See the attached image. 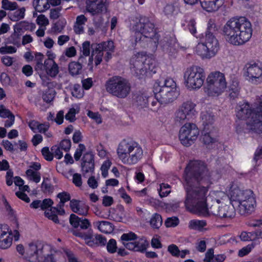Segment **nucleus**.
<instances>
[{"instance_id":"obj_1","label":"nucleus","mask_w":262,"mask_h":262,"mask_svg":"<svg viewBox=\"0 0 262 262\" xmlns=\"http://www.w3.org/2000/svg\"><path fill=\"white\" fill-rule=\"evenodd\" d=\"M184 178L186 209L190 212L207 214L206 200L210 180L206 164L199 160L190 161L185 168Z\"/></svg>"},{"instance_id":"obj_2","label":"nucleus","mask_w":262,"mask_h":262,"mask_svg":"<svg viewBox=\"0 0 262 262\" xmlns=\"http://www.w3.org/2000/svg\"><path fill=\"white\" fill-rule=\"evenodd\" d=\"M223 33L229 43L235 46L242 45L252 36L251 24L246 17H233L225 24Z\"/></svg>"},{"instance_id":"obj_3","label":"nucleus","mask_w":262,"mask_h":262,"mask_svg":"<svg viewBox=\"0 0 262 262\" xmlns=\"http://www.w3.org/2000/svg\"><path fill=\"white\" fill-rule=\"evenodd\" d=\"M231 203H238V212L242 215L252 213L256 206L253 192L250 189L242 190L238 186L232 185L230 190Z\"/></svg>"},{"instance_id":"obj_4","label":"nucleus","mask_w":262,"mask_h":262,"mask_svg":"<svg viewBox=\"0 0 262 262\" xmlns=\"http://www.w3.org/2000/svg\"><path fill=\"white\" fill-rule=\"evenodd\" d=\"M117 153L122 163L127 165L137 163L143 155L141 146L137 142L130 139H124L120 142Z\"/></svg>"},{"instance_id":"obj_5","label":"nucleus","mask_w":262,"mask_h":262,"mask_svg":"<svg viewBox=\"0 0 262 262\" xmlns=\"http://www.w3.org/2000/svg\"><path fill=\"white\" fill-rule=\"evenodd\" d=\"M49 248L40 243H30L26 249L29 262H56L52 254L47 253Z\"/></svg>"},{"instance_id":"obj_6","label":"nucleus","mask_w":262,"mask_h":262,"mask_svg":"<svg viewBox=\"0 0 262 262\" xmlns=\"http://www.w3.org/2000/svg\"><path fill=\"white\" fill-rule=\"evenodd\" d=\"M106 91L119 98H125L130 93L131 86L129 82L120 76H113L106 82Z\"/></svg>"},{"instance_id":"obj_7","label":"nucleus","mask_w":262,"mask_h":262,"mask_svg":"<svg viewBox=\"0 0 262 262\" xmlns=\"http://www.w3.org/2000/svg\"><path fill=\"white\" fill-rule=\"evenodd\" d=\"M205 78L204 70L199 66L188 68L184 73V82L189 89H200L203 85Z\"/></svg>"},{"instance_id":"obj_8","label":"nucleus","mask_w":262,"mask_h":262,"mask_svg":"<svg viewBox=\"0 0 262 262\" xmlns=\"http://www.w3.org/2000/svg\"><path fill=\"white\" fill-rule=\"evenodd\" d=\"M219 50V43L214 35L206 34L204 42L198 43L196 52L203 59H210Z\"/></svg>"},{"instance_id":"obj_9","label":"nucleus","mask_w":262,"mask_h":262,"mask_svg":"<svg viewBox=\"0 0 262 262\" xmlns=\"http://www.w3.org/2000/svg\"><path fill=\"white\" fill-rule=\"evenodd\" d=\"M206 92L209 96H218L226 89L227 83L224 74L220 72L211 73L207 77Z\"/></svg>"},{"instance_id":"obj_10","label":"nucleus","mask_w":262,"mask_h":262,"mask_svg":"<svg viewBox=\"0 0 262 262\" xmlns=\"http://www.w3.org/2000/svg\"><path fill=\"white\" fill-rule=\"evenodd\" d=\"M196 105L191 101L183 102L174 114V122L177 125H181L191 119L195 115Z\"/></svg>"},{"instance_id":"obj_11","label":"nucleus","mask_w":262,"mask_h":262,"mask_svg":"<svg viewBox=\"0 0 262 262\" xmlns=\"http://www.w3.org/2000/svg\"><path fill=\"white\" fill-rule=\"evenodd\" d=\"M200 134L196 125L193 123H185L179 131V139L184 146L188 147L194 143Z\"/></svg>"},{"instance_id":"obj_12","label":"nucleus","mask_w":262,"mask_h":262,"mask_svg":"<svg viewBox=\"0 0 262 262\" xmlns=\"http://www.w3.org/2000/svg\"><path fill=\"white\" fill-rule=\"evenodd\" d=\"M135 27V29L141 33L144 37L150 38L157 45L158 43L159 35L156 32L155 25L148 18L146 17L141 18Z\"/></svg>"},{"instance_id":"obj_13","label":"nucleus","mask_w":262,"mask_h":262,"mask_svg":"<svg viewBox=\"0 0 262 262\" xmlns=\"http://www.w3.org/2000/svg\"><path fill=\"white\" fill-rule=\"evenodd\" d=\"M248 128L257 134L262 133V101H259L251 117L247 121Z\"/></svg>"},{"instance_id":"obj_14","label":"nucleus","mask_w":262,"mask_h":262,"mask_svg":"<svg viewBox=\"0 0 262 262\" xmlns=\"http://www.w3.org/2000/svg\"><path fill=\"white\" fill-rule=\"evenodd\" d=\"M208 213L226 220L232 219L236 214L233 204L222 205L221 206H218L217 204L212 205L208 208L207 213Z\"/></svg>"},{"instance_id":"obj_15","label":"nucleus","mask_w":262,"mask_h":262,"mask_svg":"<svg viewBox=\"0 0 262 262\" xmlns=\"http://www.w3.org/2000/svg\"><path fill=\"white\" fill-rule=\"evenodd\" d=\"M245 76L247 79L254 84L262 82V65L256 63H248L245 68Z\"/></svg>"},{"instance_id":"obj_16","label":"nucleus","mask_w":262,"mask_h":262,"mask_svg":"<svg viewBox=\"0 0 262 262\" xmlns=\"http://www.w3.org/2000/svg\"><path fill=\"white\" fill-rule=\"evenodd\" d=\"M155 97L161 104H166L173 102L177 98L179 93L166 91L160 89L159 82H156L154 87Z\"/></svg>"},{"instance_id":"obj_17","label":"nucleus","mask_w":262,"mask_h":262,"mask_svg":"<svg viewBox=\"0 0 262 262\" xmlns=\"http://www.w3.org/2000/svg\"><path fill=\"white\" fill-rule=\"evenodd\" d=\"M147 60V56L143 53H138L134 55L130 60V69L137 76L145 74L144 64Z\"/></svg>"},{"instance_id":"obj_18","label":"nucleus","mask_w":262,"mask_h":262,"mask_svg":"<svg viewBox=\"0 0 262 262\" xmlns=\"http://www.w3.org/2000/svg\"><path fill=\"white\" fill-rule=\"evenodd\" d=\"M107 0H86V10L92 15H96L106 11L108 7Z\"/></svg>"},{"instance_id":"obj_19","label":"nucleus","mask_w":262,"mask_h":262,"mask_svg":"<svg viewBox=\"0 0 262 262\" xmlns=\"http://www.w3.org/2000/svg\"><path fill=\"white\" fill-rule=\"evenodd\" d=\"M257 104L251 107L247 102H239L236 107V117L241 120H248L253 114L254 107H255Z\"/></svg>"},{"instance_id":"obj_20","label":"nucleus","mask_w":262,"mask_h":262,"mask_svg":"<svg viewBox=\"0 0 262 262\" xmlns=\"http://www.w3.org/2000/svg\"><path fill=\"white\" fill-rule=\"evenodd\" d=\"M12 242L11 234L8 232L7 226H0V248L7 249L10 247Z\"/></svg>"},{"instance_id":"obj_21","label":"nucleus","mask_w":262,"mask_h":262,"mask_svg":"<svg viewBox=\"0 0 262 262\" xmlns=\"http://www.w3.org/2000/svg\"><path fill=\"white\" fill-rule=\"evenodd\" d=\"M70 224L75 228L79 227L82 229H87L91 226L89 221L85 218L79 217L75 214H71L69 219Z\"/></svg>"},{"instance_id":"obj_22","label":"nucleus","mask_w":262,"mask_h":262,"mask_svg":"<svg viewBox=\"0 0 262 262\" xmlns=\"http://www.w3.org/2000/svg\"><path fill=\"white\" fill-rule=\"evenodd\" d=\"M202 139L203 143L207 145H209L216 142L217 141L216 129L203 128Z\"/></svg>"},{"instance_id":"obj_23","label":"nucleus","mask_w":262,"mask_h":262,"mask_svg":"<svg viewBox=\"0 0 262 262\" xmlns=\"http://www.w3.org/2000/svg\"><path fill=\"white\" fill-rule=\"evenodd\" d=\"M91 48L93 49L92 53V55L89 58L88 66L89 67V70L93 71V63L94 60L93 56H95V64L97 66L99 65L102 60L103 52L99 50L96 47H95L94 44L92 45Z\"/></svg>"},{"instance_id":"obj_24","label":"nucleus","mask_w":262,"mask_h":262,"mask_svg":"<svg viewBox=\"0 0 262 262\" xmlns=\"http://www.w3.org/2000/svg\"><path fill=\"white\" fill-rule=\"evenodd\" d=\"M202 8L208 12L215 11L223 5L224 0H199Z\"/></svg>"},{"instance_id":"obj_25","label":"nucleus","mask_w":262,"mask_h":262,"mask_svg":"<svg viewBox=\"0 0 262 262\" xmlns=\"http://www.w3.org/2000/svg\"><path fill=\"white\" fill-rule=\"evenodd\" d=\"M161 45L163 51L169 55L176 54L177 49L175 40L172 38H166L161 41Z\"/></svg>"},{"instance_id":"obj_26","label":"nucleus","mask_w":262,"mask_h":262,"mask_svg":"<svg viewBox=\"0 0 262 262\" xmlns=\"http://www.w3.org/2000/svg\"><path fill=\"white\" fill-rule=\"evenodd\" d=\"M44 69L47 74L51 77H55L59 73V67L54 60H45Z\"/></svg>"},{"instance_id":"obj_27","label":"nucleus","mask_w":262,"mask_h":262,"mask_svg":"<svg viewBox=\"0 0 262 262\" xmlns=\"http://www.w3.org/2000/svg\"><path fill=\"white\" fill-rule=\"evenodd\" d=\"M243 241H256L262 238V230L258 229L252 232H243L240 235Z\"/></svg>"},{"instance_id":"obj_28","label":"nucleus","mask_w":262,"mask_h":262,"mask_svg":"<svg viewBox=\"0 0 262 262\" xmlns=\"http://www.w3.org/2000/svg\"><path fill=\"white\" fill-rule=\"evenodd\" d=\"M147 245L148 243L145 240L140 239L133 243H126V248L130 250L143 252L146 250Z\"/></svg>"},{"instance_id":"obj_29","label":"nucleus","mask_w":262,"mask_h":262,"mask_svg":"<svg viewBox=\"0 0 262 262\" xmlns=\"http://www.w3.org/2000/svg\"><path fill=\"white\" fill-rule=\"evenodd\" d=\"M226 258L225 254L214 255L212 249H209L205 254L204 261L206 262H223Z\"/></svg>"},{"instance_id":"obj_30","label":"nucleus","mask_w":262,"mask_h":262,"mask_svg":"<svg viewBox=\"0 0 262 262\" xmlns=\"http://www.w3.org/2000/svg\"><path fill=\"white\" fill-rule=\"evenodd\" d=\"M201 118L203 128H215L213 126L214 122V116L212 113L209 112L202 113Z\"/></svg>"},{"instance_id":"obj_31","label":"nucleus","mask_w":262,"mask_h":262,"mask_svg":"<svg viewBox=\"0 0 262 262\" xmlns=\"http://www.w3.org/2000/svg\"><path fill=\"white\" fill-rule=\"evenodd\" d=\"M148 102V98L147 96L142 93H137L134 96V103L135 105L141 107L147 106Z\"/></svg>"},{"instance_id":"obj_32","label":"nucleus","mask_w":262,"mask_h":262,"mask_svg":"<svg viewBox=\"0 0 262 262\" xmlns=\"http://www.w3.org/2000/svg\"><path fill=\"white\" fill-rule=\"evenodd\" d=\"M94 225L103 233H110L112 230V224L107 221H97L94 223Z\"/></svg>"},{"instance_id":"obj_33","label":"nucleus","mask_w":262,"mask_h":262,"mask_svg":"<svg viewBox=\"0 0 262 262\" xmlns=\"http://www.w3.org/2000/svg\"><path fill=\"white\" fill-rule=\"evenodd\" d=\"M99 50L103 52V51L107 52H114L115 46L114 42L112 40H108L107 41H103L98 44H94Z\"/></svg>"},{"instance_id":"obj_34","label":"nucleus","mask_w":262,"mask_h":262,"mask_svg":"<svg viewBox=\"0 0 262 262\" xmlns=\"http://www.w3.org/2000/svg\"><path fill=\"white\" fill-rule=\"evenodd\" d=\"M69 71L72 76H76L80 74L82 66L76 61L71 62L69 64Z\"/></svg>"},{"instance_id":"obj_35","label":"nucleus","mask_w":262,"mask_h":262,"mask_svg":"<svg viewBox=\"0 0 262 262\" xmlns=\"http://www.w3.org/2000/svg\"><path fill=\"white\" fill-rule=\"evenodd\" d=\"M150 224L154 229H159L162 224L161 215L158 213H154L150 220Z\"/></svg>"},{"instance_id":"obj_36","label":"nucleus","mask_w":262,"mask_h":262,"mask_svg":"<svg viewBox=\"0 0 262 262\" xmlns=\"http://www.w3.org/2000/svg\"><path fill=\"white\" fill-rule=\"evenodd\" d=\"M239 82L237 80H233L229 88L230 98L234 99L236 98L239 93Z\"/></svg>"},{"instance_id":"obj_37","label":"nucleus","mask_w":262,"mask_h":262,"mask_svg":"<svg viewBox=\"0 0 262 262\" xmlns=\"http://www.w3.org/2000/svg\"><path fill=\"white\" fill-rule=\"evenodd\" d=\"M205 220H192L189 221L188 227L190 229L201 230L206 226Z\"/></svg>"},{"instance_id":"obj_38","label":"nucleus","mask_w":262,"mask_h":262,"mask_svg":"<svg viewBox=\"0 0 262 262\" xmlns=\"http://www.w3.org/2000/svg\"><path fill=\"white\" fill-rule=\"evenodd\" d=\"M81 167L82 173L83 176H85L87 173H93L95 168V163L93 162H81Z\"/></svg>"},{"instance_id":"obj_39","label":"nucleus","mask_w":262,"mask_h":262,"mask_svg":"<svg viewBox=\"0 0 262 262\" xmlns=\"http://www.w3.org/2000/svg\"><path fill=\"white\" fill-rule=\"evenodd\" d=\"M137 238V236L133 232H129L128 233H124L121 236L120 239L122 241V244L126 248V243H133Z\"/></svg>"},{"instance_id":"obj_40","label":"nucleus","mask_w":262,"mask_h":262,"mask_svg":"<svg viewBox=\"0 0 262 262\" xmlns=\"http://www.w3.org/2000/svg\"><path fill=\"white\" fill-rule=\"evenodd\" d=\"M180 202L172 201L169 203H164L162 207L167 212L176 211L180 207Z\"/></svg>"},{"instance_id":"obj_41","label":"nucleus","mask_w":262,"mask_h":262,"mask_svg":"<svg viewBox=\"0 0 262 262\" xmlns=\"http://www.w3.org/2000/svg\"><path fill=\"white\" fill-rule=\"evenodd\" d=\"M26 173L30 180L33 181L36 183H38L40 181L41 174L39 172L29 169L26 171Z\"/></svg>"},{"instance_id":"obj_42","label":"nucleus","mask_w":262,"mask_h":262,"mask_svg":"<svg viewBox=\"0 0 262 262\" xmlns=\"http://www.w3.org/2000/svg\"><path fill=\"white\" fill-rule=\"evenodd\" d=\"M26 9L22 7L15 11L10 16V18L12 21H16L24 18Z\"/></svg>"},{"instance_id":"obj_43","label":"nucleus","mask_w":262,"mask_h":262,"mask_svg":"<svg viewBox=\"0 0 262 262\" xmlns=\"http://www.w3.org/2000/svg\"><path fill=\"white\" fill-rule=\"evenodd\" d=\"M2 8L4 10L12 11L17 9L18 5L15 2H10L9 0H2Z\"/></svg>"},{"instance_id":"obj_44","label":"nucleus","mask_w":262,"mask_h":262,"mask_svg":"<svg viewBox=\"0 0 262 262\" xmlns=\"http://www.w3.org/2000/svg\"><path fill=\"white\" fill-rule=\"evenodd\" d=\"M170 192V186L169 185L165 183L160 184L159 193L161 198L167 196Z\"/></svg>"},{"instance_id":"obj_45","label":"nucleus","mask_w":262,"mask_h":262,"mask_svg":"<svg viewBox=\"0 0 262 262\" xmlns=\"http://www.w3.org/2000/svg\"><path fill=\"white\" fill-rule=\"evenodd\" d=\"M83 92L81 86L78 84H74L71 89L72 96L76 98H81L83 96Z\"/></svg>"},{"instance_id":"obj_46","label":"nucleus","mask_w":262,"mask_h":262,"mask_svg":"<svg viewBox=\"0 0 262 262\" xmlns=\"http://www.w3.org/2000/svg\"><path fill=\"white\" fill-rule=\"evenodd\" d=\"M57 197L60 199V202L58 204H60V206H64V203L70 201L71 199L70 193L65 191L59 193Z\"/></svg>"},{"instance_id":"obj_47","label":"nucleus","mask_w":262,"mask_h":262,"mask_svg":"<svg viewBox=\"0 0 262 262\" xmlns=\"http://www.w3.org/2000/svg\"><path fill=\"white\" fill-rule=\"evenodd\" d=\"M218 31V28L216 26L214 21L212 19H210L208 23L207 29L206 34H211L215 35Z\"/></svg>"},{"instance_id":"obj_48","label":"nucleus","mask_w":262,"mask_h":262,"mask_svg":"<svg viewBox=\"0 0 262 262\" xmlns=\"http://www.w3.org/2000/svg\"><path fill=\"white\" fill-rule=\"evenodd\" d=\"M96 235L94 236L91 231L87 233V236L85 238V243L89 246H96L97 241L96 240Z\"/></svg>"},{"instance_id":"obj_49","label":"nucleus","mask_w":262,"mask_h":262,"mask_svg":"<svg viewBox=\"0 0 262 262\" xmlns=\"http://www.w3.org/2000/svg\"><path fill=\"white\" fill-rule=\"evenodd\" d=\"M106 249L110 253H114L117 252V242L115 239L112 238L108 241L106 245Z\"/></svg>"},{"instance_id":"obj_50","label":"nucleus","mask_w":262,"mask_h":262,"mask_svg":"<svg viewBox=\"0 0 262 262\" xmlns=\"http://www.w3.org/2000/svg\"><path fill=\"white\" fill-rule=\"evenodd\" d=\"M179 223V220L176 216L168 217L165 222V225L166 227H174Z\"/></svg>"},{"instance_id":"obj_51","label":"nucleus","mask_w":262,"mask_h":262,"mask_svg":"<svg viewBox=\"0 0 262 262\" xmlns=\"http://www.w3.org/2000/svg\"><path fill=\"white\" fill-rule=\"evenodd\" d=\"M85 146L83 144H79L74 155L75 160L77 161H79L82 156V153L85 151Z\"/></svg>"},{"instance_id":"obj_52","label":"nucleus","mask_w":262,"mask_h":262,"mask_svg":"<svg viewBox=\"0 0 262 262\" xmlns=\"http://www.w3.org/2000/svg\"><path fill=\"white\" fill-rule=\"evenodd\" d=\"M79 110L76 111L74 108H71L69 110L68 113L65 116L67 120H69L70 122H73L76 120L75 115L78 113Z\"/></svg>"},{"instance_id":"obj_53","label":"nucleus","mask_w":262,"mask_h":262,"mask_svg":"<svg viewBox=\"0 0 262 262\" xmlns=\"http://www.w3.org/2000/svg\"><path fill=\"white\" fill-rule=\"evenodd\" d=\"M41 189L44 193H52L54 191V186L44 180L41 184Z\"/></svg>"},{"instance_id":"obj_54","label":"nucleus","mask_w":262,"mask_h":262,"mask_svg":"<svg viewBox=\"0 0 262 262\" xmlns=\"http://www.w3.org/2000/svg\"><path fill=\"white\" fill-rule=\"evenodd\" d=\"M167 251L172 256L176 257H179L180 250L177 245L174 244L169 245L167 248Z\"/></svg>"},{"instance_id":"obj_55","label":"nucleus","mask_w":262,"mask_h":262,"mask_svg":"<svg viewBox=\"0 0 262 262\" xmlns=\"http://www.w3.org/2000/svg\"><path fill=\"white\" fill-rule=\"evenodd\" d=\"M254 245L253 244H249L246 247H243L238 251V256L243 257L249 253L251 250L254 248Z\"/></svg>"},{"instance_id":"obj_56","label":"nucleus","mask_w":262,"mask_h":262,"mask_svg":"<svg viewBox=\"0 0 262 262\" xmlns=\"http://www.w3.org/2000/svg\"><path fill=\"white\" fill-rule=\"evenodd\" d=\"M14 116L8 109L3 104H0V117L3 118H10Z\"/></svg>"},{"instance_id":"obj_57","label":"nucleus","mask_w":262,"mask_h":262,"mask_svg":"<svg viewBox=\"0 0 262 262\" xmlns=\"http://www.w3.org/2000/svg\"><path fill=\"white\" fill-rule=\"evenodd\" d=\"M91 43L89 41H85L82 44L81 52L84 56H90Z\"/></svg>"},{"instance_id":"obj_58","label":"nucleus","mask_w":262,"mask_h":262,"mask_svg":"<svg viewBox=\"0 0 262 262\" xmlns=\"http://www.w3.org/2000/svg\"><path fill=\"white\" fill-rule=\"evenodd\" d=\"M17 49L13 46H4L0 48V53L2 54H12L16 52Z\"/></svg>"},{"instance_id":"obj_59","label":"nucleus","mask_w":262,"mask_h":262,"mask_svg":"<svg viewBox=\"0 0 262 262\" xmlns=\"http://www.w3.org/2000/svg\"><path fill=\"white\" fill-rule=\"evenodd\" d=\"M36 23L41 27H46L49 24V22L45 15L40 14L37 17Z\"/></svg>"},{"instance_id":"obj_60","label":"nucleus","mask_w":262,"mask_h":262,"mask_svg":"<svg viewBox=\"0 0 262 262\" xmlns=\"http://www.w3.org/2000/svg\"><path fill=\"white\" fill-rule=\"evenodd\" d=\"M41 153L46 160L48 161H51L53 160V154L50 151L49 147H45L42 148L41 149Z\"/></svg>"},{"instance_id":"obj_61","label":"nucleus","mask_w":262,"mask_h":262,"mask_svg":"<svg viewBox=\"0 0 262 262\" xmlns=\"http://www.w3.org/2000/svg\"><path fill=\"white\" fill-rule=\"evenodd\" d=\"M81 162L94 163V155L91 151H88L86 152L83 156Z\"/></svg>"},{"instance_id":"obj_62","label":"nucleus","mask_w":262,"mask_h":262,"mask_svg":"<svg viewBox=\"0 0 262 262\" xmlns=\"http://www.w3.org/2000/svg\"><path fill=\"white\" fill-rule=\"evenodd\" d=\"M144 67L145 68H146L145 74L147 72V71L153 72L154 73L156 72V71H154L155 64H154V60L151 59L147 57V60L145 63Z\"/></svg>"},{"instance_id":"obj_63","label":"nucleus","mask_w":262,"mask_h":262,"mask_svg":"<svg viewBox=\"0 0 262 262\" xmlns=\"http://www.w3.org/2000/svg\"><path fill=\"white\" fill-rule=\"evenodd\" d=\"M58 146L65 151H68L71 148V142L69 139H63L60 142Z\"/></svg>"},{"instance_id":"obj_64","label":"nucleus","mask_w":262,"mask_h":262,"mask_svg":"<svg viewBox=\"0 0 262 262\" xmlns=\"http://www.w3.org/2000/svg\"><path fill=\"white\" fill-rule=\"evenodd\" d=\"M61 148L57 145H54L51 148L53 156L58 159H60L63 157V153L61 151Z\"/></svg>"}]
</instances>
